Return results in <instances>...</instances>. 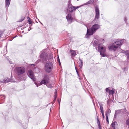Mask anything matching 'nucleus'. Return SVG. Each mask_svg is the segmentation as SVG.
<instances>
[{"label":"nucleus","instance_id":"bb28decb","mask_svg":"<svg viewBox=\"0 0 129 129\" xmlns=\"http://www.w3.org/2000/svg\"><path fill=\"white\" fill-rule=\"evenodd\" d=\"M97 123L98 124V126L100 125V121L99 120V118L98 116H97Z\"/></svg>","mask_w":129,"mask_h":129},{"label":"nucleus","instance_id":"e2e57ef3","mask_svg":"<svg viewBox=\"0 0 129 129\" xmlns=\"http://www.w3.org/2000/svg\"><path fill=\"white\" fill-rule=\"evenodd\" d=\"M21 36V37H22V35H21V36Z\"/></svg>","mask_w":129,"mask_h":129},{"label":"nucleus","instance_id":"6e6552de","mask_svg":"<svg viewBox=\"0 0 129 129\" xmlns=\"http://www.w3.org/2000/svg\"><path fill=\"white\" fill-rule=\"evenodd\" d=\"M108 48L110 51H116L118 47L114 43H113L109 44L108 46Z\"/></svg>","mask_w":129,"mask_h":129},{"label":"nucleus","instance_id":"864d4df0","mask_svg":"<svg viewBox=\"0 0 129 129\" xmlns=\"http://www.w3.org/2000/svg\"><path fill=\"white\" fill-rule=\"evenodd\" d=\"M31 65L33 66H35V65L34 64H31Z\"/></svg>","mask_w":129,"mask_h":129},{"label":"nucleus","instance_id":"72a5a7b5","mask_svg":"<svg viewBox=\"0 0 129 129\" xmlns=\"http://www.w3.org/2000/svg\"><path fill=\"white\" fill-rule=\"evenodd\" d=\"M91 4L90 2H89V1L86 3L85 4V5L88 4Z\"/></svg>","mask_w":129,"mask_h":129},{"label":"nucleus","instance_id":"052dcab7","mask_svg":"<svg viewBox=\"0 0 129 129\" xmlns=\"http://www.w3.org/2000/svg\"><path fill=\"white\" fill-rule=\"evenodd\" d=\"M40 22L42 24L41 22L40 21Z\"/></svg>","mask_w":129,"mask_h":129},{"label":"nucleus","instance_id":"c03bdc74","mask_svg":"<svg viewBox=\"0 0 129 129\" xmlns=\"http://www.w3.org/2000/svg\"><path fill=\"white\" fill-rule=\"evenodd\" d=\"M55 95H57V92L56 91H55V92L54 93Z\"/></svg>","mask_w":129,"mask_h":129},{"label":"nucleus","instance_id":"1a4fd4ad","mask_svg":"<svg viewBox=\"0 0 129 129\" xmlns=\"http://www.w3.org/2000/svg\"><path fill=\"white\" fill-rule=\"evenodd\" d=\"M124 40V39H122L121 40H118L117 41H115L114 44L116 45V46L118 48H120Z\"/></svg>","mask_w":129,"mask_h":129},{"label":"nucleus","instance_id":"dca6fc26","mask_svg":"<svg viewBox=\"0 0 129 129\" xmlns=\"http://www.w3.org/2000/svg\"><path fill=\"white\" fill-rule=\"evenodd\" d=\"M11 0H5L6 5L7 7H8L9 6Z\"/></svg>","mask_w":129,"mask_h":129},{"label":"nucleus","instance_id":"423d86ee","mask_svg":"<svg viewBox=\"0 0 129 129\" xmlns=\"http://www.w3.org/2000/svg\"><path fill=\"white\" fill-rule=\"evenodd\" d=\"M40 57L42 59L46 61L47 60L48 54L45 52L44 51H42L40 52Z\"/></svg>","mask_w":129,"mask_h":129},{"label":"nucleus","instance_id":"a18cd8bd","mask_svg":"<svg viewBox=\"0 0 129 129\" xmlns=\"http://www.w3.org/2000/svg\"><path fill=\"white\" fill-rule=\"evenodd\" d=\"M113 123H114L115 124V125H116V124H117V122L116 121H114V122H113Z\"/></svg>","mask_w":129,"mask_h":129},{"label":"nucleus","instance_id":"3c124183","mask_svg":"<svg viewBox=\"0 0 129 129\" xmlns=\"http://www.w3.org/2000/svg\"><path fill=\"white\" fill-rule=\"evenodd\" d=\"M55 101H56V100H54H54H53V103H52L53 104L55 102Z\"/></svg>","mask_w":129,"mask_h":129},{"label":"nucleus","instance_id":"5fc2aeb1","mask_svg":"<svg viewBox=\"0 0 129 129\" xmlns=\"http://www.w3.org/2000/svg\"><path fill=\"white\" fill-rule=\"evenodd\" d=\"M15 38V37H12V38L13 39H14V38Z\"/></svg>","mask_w":129,"mask_h":129},{"label":"nucleus","instance_id":"58836bf2","mask_svg":"<svg viewBox=\"0 0 129 129\" xmlns=\"http://www.w3.org/2000/svg\"><path fill=\"white\" fill-rule=\"evenodd\" d=\"M31 26H29V27L30 28V29H28V31H29L31 29Z\"/></svg>","mask_w":129,"mask_h":129},{"label":"nucleus","instance_id":"412c9836","mask_svg":"<svg viewBox=\"0 0 129 129\" xmlns=\"http://www.w3.org/2000/svg\"><path fill=\"white\" fill-rule=\"evenodd\" d=\"M108 109V110L106 112L105 115H109L110 113L111 112V110L109 109Z\"/></svg>","mask_w":129,"mask_h":129},{"label":"nucleus","instance_id":"c9c22d12","mask_svg":"<svg viewBox=\"0 0 129 129\" xmlns=\"http://www.w3.org/2000/svg\"><path fill=\"white\" fill-rule=\"evenodd\" d=\"M94 1V0H90L89 1L91 3H92Z\"/></svg>","mask_w":129,"mask_h":129},{"label":"nucleus","instance_id":"09e8293b","mask_svg":"<svg viewBox=\"0 0 129 129\" xmlns=\"http://www.w3.org/2000/svg\"><path fill=\"white\" fill-rule=\"evenodd\" d=\"M35 84L37 86V87H38L39 85H38L36 83H35Z\"/></svg>","mask_w":129,"mask_h":129},{"label":"nucleus","instance_id":"4468645a","mask_svg":"<svg viewBox=\"0 0 129 129\" xmlns=\"http://www.w3.org/2000/svg\"><path fill=\"white\" fill-rule=\"evenodd\" d=\"M76 8L75 7L72 6L70 7H68V9L70 12H72L73 11H74V8Z\"/></svg>","mask_w":129,"mask_h":129},{"label":"nucleus","instance_id":"4c0bfd02","mask_svg":"<svg viewBox=\"0 0 129 129\" xmlns=\"http://www.w3.org/2000/svg\"><path fill=\"white\" fill-rule=\"evenodd\" d=\"M2 96V98H3V99H5V96L4 95H0V96Z\"/></svg>","mask_w":129,"mask_h":129},{"label":"nucleus","instance_id":"6e6d98bb","mask_svg":"<svg viewBox=\"0 0 129 129\" xmlns=\"http://www.w3.org/2000/svg\"><path fill=\"white\" fill-rule=\"evenodd\" d=\"M56 98H54V100H56Z\"/></svg>","mask_w":129,"mask_h":129},{"label":"nucleus","instance_id":"6ab92c4d","mask_svg":"<svg viewBox=\"0 0 129 129\" xmlns=\"http://www.w3.org/2000/svg\"><path fill=\"white\" fill-rule=\"evenodd\" d=\"M99 105L100 106V109L101 111V110H103V104L102 103H99Z\"/></svg>","mask_w":129,"mask_h":129},{"label":"nucleus","instance_id":"20e7f679","mask_svg":"<svg viewBox=\"0 0 129 129\" xmlns=\"http://www.w3.org/2000/svg\"><path fill=\"white\" fill-rule=\"evenodd\" d=\"M15 70L18 76L22 75L25 72V68L23 67H17Z\"/></svg>","mask_w":129,"mask_h":129},{"label":"nucleus","instance_id":"2f4dec72","mask_svg":"<svg viewBox=\"0 0 129 129\" xmlns=\"http://www.w3.org/2000/svg\"><path fill=\"white\" fill-rule=\"evenodd\" d=\"M111 126L113 128L115 127V124L113 122L111 124Z\"/></svg>","mask_w":129,"mask_h":129},{"label":"nucleus","instance_id":"13d9d810","mask_svg":"<svg viewBox=\"0 0 129 129\" xmlns=\"http://www.w3.org/2000/svg\"><path fill=\"white\" fill-rule=\"evenodd\" d=\"M75 70H77V69L76 68V67L75 66Z\"/></svg>","mask_w":129,"mask_h":129},{"label":"nucleus","instance_id":"de8ad7c7","mask_svg":"<svg viewBox=\"0 0 129 129\" xmlns=\"http://www.w3.org/2000/svg\"><path fill=\"white\" fill-rule=\"evenodd\" d=\"M27 19L28 20H30V18L28 16L27 17Z\"/></svg>","mask_w":129,"mask_h":129},{"label":"nucleus","instance_id":"39448f33","mask_svg":"<svg viewBox=\"0 0 129 129\" xmlns=\"http://www.w3.org/2000/svg\"><path fill=\"white\" fill-rule=\"evenodd\" d=\"M49 77L48 75L47 74L45 75L44 76L43 78L40 83V85L43 84L45 85H47V84L49 82Z\"/></svg>","mask_w":129,"mask_h":129},{"label":"nucleus","instance_id":"0eeeda50","mask_svg":"<svg viewBox=\"0 0 129 129\" xmlns=\"http://www.w3.org/2000/svg\"><path fill=\"white\" fill-rule=\"evenodd\" d=\"M95 16L93 20L94 21H95L96 19H98L99 18L100 15V12L98 6L97 5L95 6Z\"/></svg>","mask_w":129,"mask_h":129},{"label":"nucleus","instance_id":"49530a36","mask_svg":"<svg viewBox=\"0 0 129 129\" xmlns=\"http://www.w3.org/2000/svg\"><path fill=\"white\" fill-rule=\"evenodd\" d=\"M83 77H84V79H86V78L85 77V76L84 74H83Z\"/></svg>","mask_w":129,"mask_h":129},{"label":"nucleus","instance_id":"c756f323","mask_svg":"<svg viewBox=\"0 0 129 129\" xmlns=\"http://www.w3.org/2000/svg\"><path fill=\"white\" fill-rule=\"evenodd\" d=\"M126 123L127 125L129 126V119H128L126 120Z\"/></svg>","mask_w":129,"mask_h":129},{"label":"nucleus","instance_id":"9b49d317","mask_svg":"<svg viewBox=\"0 0 129 129\" xmlns=\"http://www.w3.org/2000/svg\"><path fill=\"white\" fill-rule=\"evenodd\" d=\"M12 76L11 74L10 78H7L6 80H4L2 81H1L0 82L2 83H7L9 82H14V81L12 79Z\"/></svg>","mask_w":129,"mask_h":129},{"label":"nucleus","instance_id":"7ed1b4c3","mask_svg":"<svg viewBox=\"0 0 129 129\" xmlns=\"http://www.w3.org/2000/svg\"><path fill=\"white\" fill-rule=\"evenodd\" d=\"M98 52H100V55L103 57L106 56V55L105 53L106 51L105 47L104 46L100 47V44L98 46Z\"/></svg>","mask_w":129,"mask_h":129},{"label":"nucleus","instance_id":"2eb2a0df","mask_svg":"<svg viewBox=\"0 0 129 129\" xmlns=\"http://www.w3.org/2000/svg\"><path fill=\"white\" fill-rule=\"evenodd\" d=\"M76 50H70V53L71 54V56H74L76 55Z\"/></svg>","mask_w":129,"mask_h":129},{"label":"nucleus","instance_id":"603ef678","mask_svg":"<svg viewBox=\"0 0 129 129\" xmlns=\"http://www.w3.org/2000/svg\"><path fill=\"white\" fill-rule=\"evenodd\" d=\"M76 72L77 74L78 73V72L77 70H76Z\"/></svg>","mask_w":129,"mask_h":129},{"label":"nucleus","instance_id":"4be33fe9","mask_svg":"<svg viewBox=\"0 0 129 129\" xmlns=\"http://www.w3.org/2000/svg\"><path fill=\"white\" fill-rule=\"evenodd\" d=\"M114 91L113 90H110L109 91V94H111L113 95L114 94Z\"/></svg>","mask_w":129,"mask_h":129},{"label":"nucleus","instance_id":"7c9ffc66","mask_svg":"<svg viewBox=\"0 0 129 129\" xmlns=\"http://www.w3.org/2000/svg\"><path fill=\"white\" fill-rule=\"evenodd\" d=\"M46 85L47 87L50 88H52L53 87V86L51 84H49L48 85Z\"/></svg>","mask_w":129,"mask_h":129},{"label":"nucleus","instance_id":"c85d7f7f","mask_svg":"<svg viewBox=\"0 0 129 129\" xmlns=\"http://www.w3.org/2000/svg\"><path fill=\"white\" fill-rule=\"evenodd\" d=\"M106 121L108 123H109V120L108 117V115H106Z\"/></svg>","mask_w":129,"mask_h":129},{"label":"nucleus","instance_id":"b1692460","mask_svg":"<svg viewBox=\"0 0 129 129\" xmlns=\"http://www.w3.org/2000/svg\"><path fill=\"white\" fill-rule=\"evenodd\" d=\"M72 6L70 1H68V7Z\"/></svg>","mask_w":129,"mask_h":129},{"label":"nucleus","instance_id":"f704fd0d","mask_svg":"<svg viewBox=\"0 0 129 129\" xmlns=\"http://www.w3.org/2000/svg\"><path fill=\"white\" fill-rule=\"evenodd\" d=\"M28 22H29V24H32V21L30 20H28Z\"/></svg>","mask_w":129,"mask_h":129},{"label":"nucleus","instance_id":"f3484780","mask_svg":"<svg viewBox=\"0 0 129 129\" xmlns=\"http://www.w3.org/2000/svg\"><path fill=\"white\" fill-rule=\"evenodd\" d=\"M53 56L52 54H50L49 55L48 57L47 56V60H49L53 59Z\"/></svg>","mask_w":129,"mask_h":129},{"label":"nucleus","instance_id":"473e14b6","mask_svg":"<svg viewBox=\"0 0 129 129\" xmlns=\"http://www.w3.org/2000/svg\"><path fill=\"white\" fill-rule=\"evenodd\" d=\"M110 90L108 88H107L106 89V91L107 92H109Z\"/></svg>","mask_w":129,"mask_h":129},{"label":"nucleus","instance_id":"bf43d9fd","mask_svg":"<svg viewBox=\"0 0 129 129\" xmlns=\"http://www.w3.org/2000/svg\"><path fill=\"white\" fill-rule=\"evenodd\" d=\"M113 129H115V127H114V128H113Z\"/></svg>","mask_w":129,"mask_h":129},{"label":"nucleus","instance_id":"37998d69","mask_svg":"<svg viewBox=\"0 0 129 129\" xmlns=\"http://www.w3.org/2000/svg\"><path fill=\"white\" fill-rule=\"evenodd\" d=\"M96 42H97V41H96L95 40L94 41V43L96 45H97L98 44Z\"/></svg>","mask_w":129,"mask_h":129},{"label":"nucleus","instance_id":"4d7b16f0","mask_svg":"<svg viewBox=\"0 0 129 129\" xmlns=\"http://www.w3.org/2000/svg\"><path fill=\"white\" fill-rule=\"evenodd\" d=\"M18 36V35H17L16 36H15V38H16V37H17Z\"/></svg>","mask_w":129,"mask_h":129},{"label":"nucleus","instance_id":"f03ea898","mask_svg":"<svg viewBox=\"0 0 129 129\" xmlns=\"http://www.w3.org/2000/svg\"><path fill=\"white\" fill-rule=\"evenodd\" d=\"M53 68V63L50 61L47 62L45 66V71L48 73H49Z\"/></svg>","mask_w":129,"mask_h":129},{"label":"nucleus","instance_id":"5701e85b","mask_svg":"<svg viewBox=\"0 0 129 129\" xmlns=\"http://www.w3.org/2000/svg\"><path fill=\"white\" fill-rule=\"evenodd\" d=\"M124 20L126 24H127V17L125 16L124 18Z\"/></svg>","mask_w":129,"mask_h":129},{"label":"nucleus","instance_id":"a19ab883","mask_svg":"<svg viewBox=\"0 0 129 129\" xmlns=\"http://www.w3.org/2000/svg\"><path fill=\"white\" fill-rule=\"evenodd\" d=\"M58 102L59 103V104H60V101L59 100V99H58Z\"/></svg>","mask_w":129,"mask_h":129},{"label":"nucleus","instance_id":"f8f14e48","mask_svg":"<svg viewBox=\"0 0 129 129\" xmlns=\"http://www.w3.org/2000/svg\"><path fill=\"white\" fill-rule=\"evenodd\" d=\"M66 18L68 23H71L72 22L73 18L71 16V14H69L66 16Z\"/></svg>","mask_w":129,"mask_h":129},{"label":"nucleus","instance_id":"9d476101","mask_svg":"<svg viewBox=\"0 0 129 129\" xmlns=\"http://www.w3.org/2000/svg\"><path fill=\"white\" fill-rule=\"evenodd\" d=\"M27 74L28 76L33 81H35V80L34 74L31 70L30 69L28 70Z\"/></svg>","mask_w":129,"mask_h":129},{"label":"nucleus","instance_id":"79ce46f5","mask_svg":"<svg viewBox=\"0 0 129 129\" xmlns=\"http://www.w3.org/2000/svg\"><path fill=\"white\" fill-rule=\"evenodd\" d=\"M98 126V128H99V129H101V125H99V126Z\"/></svg>","mask_w":129,"mask_h":129},{"label":"nucleus","instance_id":"8fccbe9b","mask_svg":"<svg viewBox=\"0 0 129 129\" xmlns=\"http://www.w3.org/2000/svg\"><path fill=\"white\" fill-rule=\"evenodd\" d=\"M57 95H54V98H57Z\"/></svg>","mask_w":129,"mask_h":129},{"label":"nucleus","instance_id":"ddd939ff","mask_svg":"<svg viewBox=\"0 0 129 129\" xmlns=\"http://www.w3.org/2000/svg\"><path fill=\"white\" fill-rule=\"evenodd\" d=\"M122 53H124L125 55L127 57V59H129V51L128 50L124 51L122 50Z\"/></svg>","mask_w":129,"mask_h":129},{"label":"nucleus","instance_id":"ea45409f","mask_svg":"<svg viewBox=\"0 0 129 129\" xmlns=\"http://www.w3.org/2000/svg\"><path fill=\"white\" fill-rule=\"evenodd\" d=\"M78 75V78H79V79H80V77L79 76V73L77 74Z\"/></svg>","mask_w":129,"mask_h":129},{"label":"nucleus","instance_id":"aec40b11","mask_svg":"<svg viewBox=\"0 0 129 129\" xmlns=\"http://www.w3.org/2000/svg\"><path fill=\"white\" fill-rule=\"evenodd\" d=\"M25 17L24 16H22L20 19H19L18 21V22H20L22 21L24 19Z\"/></svg>","mask_w":129,"mask_h":129},{"label":"nucleus","instance_id":"680f3d73","mask_svg":"<svg viewBox=\"0 0 129 129\" xmlns=\"http://www.w3.org/2000/svg\"><path fill=\"white\" fill-rule=\"evenodd\" d=\"M99 23V22L98 23V22H97L96 23Z\"/></svg>","mask_w":129,"mask_h":129},{"label":"nucleus","instance_id":"a211bd4d","mask_svg":"<svg viewBox=\"0 0 129 129\" xmlns=\"http://www.w3.org/2000/svg\"><path fill=\"white\" fill-rule=\"evenodd\" d=\"M79 60L80 61V63H79V66L80 67V68H82V66L83 65V62L82 60L80 59H79Z\"/></svg>","mask_w":129,"mask_h":129},{"label":"nucleus","instance_id":"393cba45","mask_svg":"<svg viewBox=\"0 0 129 129\" xmlns=\"http://www.w3.org/2000/svg\"><path fill=\"white\" fill-rule=\"evenodd\" d=\"M118 111V114L119 113V110H116L115 111V113L114 115V118H116V115L117 114H116V112Z\"/></svg>","mask_w":129,"mask_h":129},{"label":"nucleus","instance_id":"e433bc0d","mask_svg":"<svg viewBox=\"0 0 129 129\" xmlns=\"http://www.w3.org/2000/svg\"><path fill=\"white\" fill-rule=\"evenodd\" d=\"M79 7L78 6L77 7H75L76 8H74V11H75V10L77 8H78Z\"/></svg>","mask_w":129,"mask_h":129},{"label":"nucleus","instance_id":"a878e982","mask_svg":"<svg viewBox=\"0 0 129 129\" xmlns=\"http://www.w3.org/2000/svg\"><path fill=\"white\" fill-rule=\"evenodd\" d=\"M57 61L59 63V65H61V64L60 61V60L59 58L58 57H58L57 58Z\"/></svg>","mask_w":129,"mask_h":129},{"label":"nucleus","instance_id":"f257e3e1","mask_svg":"<svg viewBox=\"0 0 129 129\" xmlns=\"http://www.w3.org/2000/svg\"><path fill=\"white\" fill-rule=\"evenodd\" d=\"M100 28V26L99 25L95 24L92 26L91 28L87 29L85 37L86 38H88L89 36L92 35L93 33Z\"/></svg>","mask_w":129,"mask_h":129},{"label":"nucleus","instance_id":"cd10ccee","mask_svg":"<svg viewBox=\"0 0 129 129\" xmlns=\"http://www.w3.org/2000/svg\"><path fill=\"white\" fill-rule=\"evenodd\" d=\"M101 112L102 113V116H103V118H105V116H104V112L103 110L101 111Z\"/></svg>","mask_w":129,"mask_h":129}]
</instances>
